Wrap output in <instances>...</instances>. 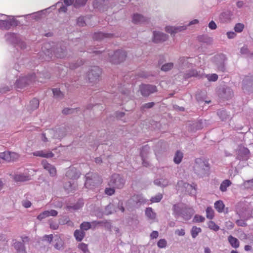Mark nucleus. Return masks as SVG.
Returning a JSON list of instances; mask_svg holds the SVG:
<instances>
[{
	"instance_id": "1",
	"label": "nucleus",
	"mask_w": 253,
	"mask_h": 253,
	"mask_svg": "<svg viewBox=\"0 0 253 253\" xmlns=\"http://www.w3.org/2000/svg\"><path fill=\"white\" fill-rule=\"evenodd\" d=\"M107 60L110 63L117 64L123 62L126 56V53L122 50H118L115 51H107L103 53Z\"/></svg>"
},
{
	"instance_id": "2",
	"label": "nucleus",
	"mask_w": 253,
	"mask_h": 253,
	"mask_svg": "<svg viewBox=\"0 0 253 253\" xmlns=\"http://www.w3.org/2000/svg\"><path fill=\"white\" fill-rule=\"evenodd\" d=\"M173 214L176 217L181 216L185 220H188L191 217V210L184 204L179 203L174 205L172 208Z\"/></svg>"
},
{
	"instance_id": "3",
	"label": "nucleus",
	"mask_w": 253,
	"mask_h": 253,
	"mask_svg": "<svg viewBox=\"0 0 253 253\" xmlns=\"http://www.w3.org/2000/svg\"><path fill=\"white\" fill-rule=\"evenodd\" d=\"M18 24V21L13 17L0 14V29L8 30L12 27H15Z\"/></svg>"
},
{
	"instance_id": "4",
	"label": "nucleus",
	"mask_w": 253,
	"mask_h": 253,
	"mask_svg": "<svg viewBox=\"0 0 253 253\" xmlns=\"http://www.w3.org/2000/svg\"><path fill=\"white\" fill-rule=\"evenodd\" d=\"M196 60L192 57H180L177 60L175 66L180 71L190 69L195 65Z\"/></svg>"
},
{
	"instance_id": "5",
	"label": "nucleus",
	"mask_w": 253,
	"mask_h": 253,
	"mask_svg": "<svg viewBox=\"0 0 253 253\" xmlns=\"http://www.w3.org/2000/svg\"><path fill=\"white\" fill-rule=\"evenodd\" d=\"M195 172L200 176L207 174L209 170V166L207 162L203 161L201 159H197L194 165Z\"/></svg>"
},
{
	"instance_id": "6",
	"label": "nucleus",
	"mask_w": 253,
	"mask_h": 253,
	"mask_svg": "<svg viewBox=\"0 0 253 253\" xmlns=\"http://www.w3.org/2000/svg\"><path fill=\"white\" fill-rule=\"evenodd\" d=\"M204 76H205L210 81L214 82L218 79V76L215 74L205 75L203 73V71H199L198 72L195 70H189L188 72L186 73L184 75L185 78L186 79L191 77L202 78Z\"/></svg>"
},
{
	"instance_id": "7",
	"label": "nucleus",
	"mask_w": 253,
	"mask_h": 253,
	"mask_svg": "<svg viewBox=\"0 0 253 253\" xmlns=\"http://www.w3.org/2000/svg\"><path fill=\"white\" fill-rule=\"evenodd\" d=\"M5 40L15 46L19 47L21 49H25L26 47L25 42L22 41L19 36L13 33H7L5 35Z\"/></svg>"
},
{
	"instance_id": "8",
	"label": "nucleus",
	"mask_w": 253,
	"mask_h": 253,
	"mask_svg": "<svg viewBox=\"0 0 253 253\" xmlns=\"http://www.w3.org/2000/svg\"><path fill=\"white\" fill-rule=\"evenodd\" d=\"M86 180L84 186L86 188L92 189L96 185L101 182L99 177L95 174L89 172L85 175Z\"/></svg>"
},
{
	"instance_id": "9",
	"label": "nucleus",
	"mask_w": 253,
	"mask_h": 253,
	"mask_svg": "<svg viewBox=\"0 0 253 253\" xmlns=\"http://www.w3.org/2000/svg\"><path fill=\"white\" fill-rule=\"evenodd\" d=\"M199 23V20L197 19H194L188 23L187 26H168L165 28V31L171 35H174L178 32L184 31L186 29L187 26H191L192 25L197 24Z\"/></svg>"
},
{
	"instance_id": "10",
	"label": "nucleus",
	"mask_w": 253,
	"mask_h": 253,
	"mask_svg": "<svg viewBox=\"0 0 253 253\" xmlns=\"http://www.w3.org/2000/svg\"><path fill=\"white\" fill-rule=\"evenodd\" d=\"M36 78V75L33 73L27 77H22L18 80H17L15 84V87L18 88L22 89L27 85L30 84L34 82Z\"/></svg>"
},
{
	"instance_id": "11",
	"label": "nucleus",
	"mask_w": 253,
	"mask_h": 253,
	"mask_svg": "<svg viewBox=\"0 0 253 253\" xmlns=\"http://www.w3.org/2000/svg\"><path fill=\"white\" fill-rule=\"evenodd\" d=\"M176 188L177 190L182 192H185L189 195H194L196 193L195 186L183 181H179L177 182Z\"/></svg>"
},
{
	"instance_id": "12",
	"label": "nucleus",
	"mask_w": 253,
	"mask_h": 253,
	"mask_svg": "<svg viewBox=\"0 0 253 253\" xmlns=\"http://www.w3.org/2000/svg\"><path fill=\"white\" fill-rule=\"evenodd\" d=\"M125 181L118 174H113L108 182L110 186L117 188H121L123 187Z\"/></svg>"
},
{
	"instance_id": "13",
	"label": "nucleus",
	"mask_w": 253,
	"mask_h": 253,
	"mask_svg": "<svg viewBox=\"0 0 253 253\" xmlns=\"http://www.w3.org/2000/svg\"><path fill=\"white\" fill-rule=\"evenodd\" d=\"M147 200L144 198L141 194L134 195L128 202V204L132 207L137 208L141 204L146 203Z\"/></svg>"
},
{
	"instance_id": "14",
	"label": "nucleus",
	"mask_w": 253,
	"mask_h": 253,
	"mask_svg": "<svg viewBox=\"0 0 253 253\" xmlns=\"http://www.w3.org/2000/svg\"><path fill=\"white\" fill-rule=\"evenodd\" d=\"M101 74V70L98 66L91 67L89 69L87 77L90 82H94L97 81Z\"/></svg>"
},
{
	"instance_id": "15",
	"label": "nucleus",
	"mask_w": 253,
	"mask_h": 253,
	"mask_svg": "<svg viewBox=\"0 0 253 253\" xmlns=\"http://www.w3.org/2000/svg\"><path fill=\"white\" fill-rule=\"evenodd\" d=\"M140 91L142 95L148 96L150 94L157 91L156 86L150 84H142L140 86Z\"/></svg>"
},
{
	"instance_id": "16",
	"label": "nucleus",
	"mask_w": 253,
	"mask_h": 253,
	"mask_svg": "<svg viewBox=\"0 0 253 253\" xmlns=\"http://www.w3.org/2000/svg\"><path fill=\"white\" fill-rule=\"evenodd\" d=\"M168 38V35L163 32L157 31L153 32V40L154 42L159 43L166 41Z\"/></svg>"
},
{
	"instance_id": "17",
	"label": "nucleus",
	"mask_w": 253,
	"mask_h": 253,
	"mask_svg": "<svg viewBox=\"0 0 253 253\" xmlns=\"http://www.w3.org/2000/svg\"><path fill=\"white\" fill-rule=\"evenodd\" d=\"M132 21L135 24H141L147 23L149 21V18L139 13H135L132 18Z\"/></svg>"
},
{
	"instance_id": "18",
	"label": "nucleus",
	"mask_w": 253,
	"mask_h": 253,
	"mask_svg": "<svg viewBox=\"0 0 253 253\" xmlns=\"http://www.w3.org/2000/svg\"><path fill=\"white\" fill-rule=\"evenodd\" d=\"M150 150L149 147L145 145L142 148L140 152V156L142 161L143 166L147 167L149 166V163L147 160V156Z\"/></svg>"
},
{
	"instance_id": "19",
	"label": "nucleus",
	"mask_w": 253,
	"mask_h": 253,
	"mask_svg": "<svg viewBox=\"0 0 253 253\" xmlns=\"http://www.w3.org/2000/svg\"><path fill=\"white\" fill-rule=\"evenodd\" d=\"M103 221H93L91 222H83L80 225L81 229L82 231H86L91 228L92 227L94 228L97 225L102 224Z\"/></svg>"
},
{
	"instance_id": "20",
	"label": "nucleus",
	"mask_w": 253,
	"mask_h": 253,
	"mask_svg": "<svg viewBox=\"0 0 253 253\" xmlns=\"http://www.w3.org/2000/svg\"><path fill=\"white\" fill-rule=\"evenodd\" d=\"M42 164L44 169L49 172L50 176H54L56 175V169L54 166L48 163L46 160H43Z\"/></svg>"
},
{
	"instance_id": "21",
	"label": "nucleus",
	"mask_w": 253,
	"mask_h": 253,
	"mask_svg": "<svg viewBox=\"0 0 253 253\" xmlns=\"http://www.w3.org/2000/svg\"><path fill=\"white\" fill-rule=\"evenodd\" d=\"M53 243V246L56 249L61 250L64 249V242L60 236H54Z\"/></svg>"
},
{
	"instance_id": "22",
	"label": "nucleus",
	"mask_w": 253,
	"mask_h": 253,
	"mask_svg": "<svg viewBox=\"0 0 253 253\" xmlns=\"http://www.w3.org/2000/svg\"><path fill=\"white\" fill-rule=\"evenodd\" d=\"M34 156L37 157H41L43 158H50L54 156L53 153L51 151H47L45 150L37 151L33 153Z\"/></svg>"
},
{
	"instance_id": "23",
	"label": "nucleus",
	"mask_w": 253,
	"mask_h": 253,
	"mask_svg": "<svg viewBox=\"0 0 253 253\" xmlns=\"http://www.w3.org/2000/svg\"><path fill=\"white\" fill-rule=\"evenodd\" d=\"M253 87V78L247 77L243 80V89L250 91Z\"/></svg>"
},
{
	"instance_id": "24",
	"label": "nucleus",
	"mask_w": 253,
	"mask_h": 253,
	"mask_svg": "<svg viewBox=\"0 0 253 253\" xmlns=\"http://www.w3.org/2000/svg\"><path fill=\"white\" fill-rule=\"evenodd\" d=\"M66 176L70 179H74L78 178L80 174L75 168H72L67 171Z\"/></svg>"
},
{
	"instance_id": "25",
	"label": "nucleus",
	"mask_w": 253,
	"mask_h": 253,
	"mask_svg": "<svg viewBox=\"0 0 253 253\" xmlns=\"http://www.w3.org/2000/svg\"><path fill=\"white\" fill-rule=\"evenodd\" d=\"M214 58L219 60L216 63L218 66V70L223 71L224 70V62L225 59V55L223 54L218 55L215 56Z\"/></svg>"
},
{
	"instance_id": "26",
	"label": "nucleus",
	"mask_w": 253,
	"mask_h": 253,
	"mask_svg": "<svg viewBox=\"0 0 253 253\" xmlns=\"http://www.w3.org/2000/svg\"><path fill=\"white\" fill-rule=\"evenodd\" d=\"M154 183L158 186L165 187L169 185L170 183L169 180L167 178H157L154 180Z\"/></svg>"
},
{
	"instance_id": "27",
	"label": "nucleus",
	"mask_w": 253,
	"mask_h": 253,
	"mask_svg": "<svg viewBox=\"0 0 253 253\" xmlns=\"http://www.w3.org/2000/svg\"><path fill=\"white\" fill-rule=\"evenodd\" d=\"M61 135L59 134L58 129H49L47 131V133L51 134V137L53 138L60 139L65 136V132L62 130Z\"/></svg>"
},
{
	"instance_id": "28",
	"label": "nucleus",
	"mask_w": 253,
	"mask_h": 253,
	"mask_svg": "<svg viewBox=\"0 0 253 253\" xmlns=\"http://www.w3.org/2000/svg\"><path fill=\"white\" fill-rule=\"evenodd\" d=\"M13 247L18 253H26L23 241L15 242L13 244Z\"/></svg>"
},
{
	"instance_id": "29",
	"label": "nucleus",
	"mask_w": 253,
	"mask_h": 253,
	"mask_svg": "<svg viewBox=\"0 0 253 253\" xmlns=\"http://www.w3.org/2000/svg\"><path fill=\"white\" fill-rule=\"evenodd\" d=\"M145 214L147 218L152 221H154L156 217V213L153 211L152 208H147L145 211Z\"/></svg>"
},
{
	"instance_id": "30",
	"label": "nucleus",
	"mask_w": 253,
	"mask_h": 253,
	"mask_svg": "<svg viewBox=\"0 0 253 253\" xmlns=\"http://www.w3.org/2000/svg\"><path fill=\"white\" fill-rule=\"evenodd\" d=\"M14 179L17 182L26 181L30 179V175L24 173L17 174L14 175Z\"/></svg>"
},
{
	"instance_id": "31",
	"label": "nucleus",
	"mask_w": 253,
	"mask_h": 253,
	"mask_svg": "<svg viewBox=\"0 0 253 253\" xmlns=\"http://www.w3.org/2000/svg\"><path fill=\"white\" fill-rule=\"evenodd\" d=\"M249 150L247 148L241 147L239 150L238 155L241 159L245 160L248 158Z\"/></svg>"
},
{
	"instance_id": "32",
	"label": "nucleus",
	"mask_w": 253,
	"mask_h": 253,
	"mask_svg": "<svg viewBox=\"0 0 253 253\" xmlns=\"http://www.w3.org/2000/svg\"><path fill=\"white\" fill-rule=\"evenodd\" d=\"M231 12L229 11L222 12L219 16V19L222 23H225L229 21L231 17Z\"/></svg>"
},
{
	"instance_id": "33",
	"label": "nucleus",
	"mask_w": 253,
	"mask_h": 253,
	"mask_svg": "<svg viewBox=\"0 0 253 253\" xmlns=\"http://www.w3.org/2000/svg\"><path fill=\"white\" fill-rule=\"evenodd\" d=\"M76 187L77 184L74 181H68L64 185V188L68 192L73 191L76 189Z\"/></svg>"
},
{
	"instance_id": "34",
	"label": "nucleus",
	"mask_w": 253,
	"mask_h": 253,
	"mask_svg": "<svg viewBox=\"0 0 253 253\" xmlns=\"http://www.w3.org/2000/svg\"><path fill=\"white\" fill-rule=\"evenodd\" d=\"M228 241L230 245L234 248L237 249L240 246V243L238 239L230 235L228 237Z\"/></svg>"
},
{
	"instance_id": "35",
	"label": "nucleus",
	"mask_w": 253,
	"mask_h": 253,
	"mask_svg": "<svg viewBox=\"0 0 253 253\" xmlns=\"http://www.w3.org/2000/svg\"><path fill=\"white\" fill-rule=\"evenodd\" d=\"M112 34H105L102 32H98L94 33L93 35V39L95 40H101L105 38L111 37Z\"/></svg>"
},
{
	"instance_id": "36",
	"label": "nucleus",
	"mask_w": 253,
	"mask_h": 253,
	"mask_svg": "<svg viewBox=\"0 0 253 253\" xmlns=\"http://www.w3.org/2000/svg\"><path fill=\"white\" fill-rule=\"evenodd\" d=\"M54 54L57 58H63L66 55L65 49L63 47L57 48L56 50L54 52Z\"/></svg>"
},
{
	"instance_id": "37",
	"label": "nucleus",
	"mask_w": 253,
	"mask_h": 253,
	"mask_svg": "<svg viewBox=\"0 0 253 253\" xmlns=\"http://www.w3.org/2000/svg\"><path fill=\"white\" fill-rule=\"evenodd\" d=\"M84 205L83 200H79L75 205L73 206L67 205L66 208L68 210L72 209L73 210H78L81 209Z\"/></svg>"
},
{
	"instance_id": "38",
	"label": "nucleus",
	"mask_w": 253,
	"mask_h": 253,
	"mask_svg": "<svg viewBox=\"0 0 253 253\" xmlns=\"http://www.w3.org/2000/svg\"><path fill=\"white\" fill-rule=\"evenodd\" d=\"M85 236V232L82 230H76L74 232V236L78 241H81Z\"/></svg>"
},
{
	"instance_id": "39",
	"label": "nucleus",
	"mask_w": 253,
	"mask_h": 253,
	"mask_svg": "<svg viewBox=\"0 0 253 253\" xmlns=\"http://www.w3.org/2000/svg\"><path fill=\"white\" fill-rule=\"evenodd\" d=\"M107 0H95L93 5L94 8L101 9L107 3Z\"/></svg>"
},
{
	"instance_id": "40",
	"label": "nucleus",
	"mask_w": 253,
	"mask_h": 253,
	"mask_svg": "<svg viewBox=\"0 0 253 253\" xmlns=\"http://www.w3.org/2000/svg\"><path fill=\"white\" fill-rule=\"evenodd\" d=\"M224 207L223 202L221 200L217 201L214 203V208L218 212H222Z\"/></svg>"
},
{
	"instance_id": "41",
	"label": "nucleus",
	"mask_w": 253,
	"mask_h": 253,
	"mask_svg": "<svg viewBox=\"0 0 253 253\" xmlns=\"http://www.w3.org/2000/svg\"><path fill=\"white\" fill-rule=\"evenodd\" d=\"M231 183V182L228 179L223 180L220 184V190L222 192L226 191L227 188L230 186Z\"/></svg>"
},
{
	"instance_id": "42",
	"label": "nucleus",
	"mask_w": 253,
	"mask_h": 253,
	"mask_svg": "<svg viewBox=\"0 0 253 253\" xmlns=\"http://www.w3.org/2000/svg\"><path fill=\"white\" fill-rule=\"evenodd\" d=\"M183 157V153L179 151H177L175 153L174 158H173V161H174V163L177 164H179L181 162Z\"/></svg>"
},
{
	"instance_id": "43",
	"label": "nucleus",
	"mask_w": 253,
	"mask_h": 253,
	"mask_svg": "<svg viewBox=\"0 0 253 253\" xmlns=\"http://www.w3.org/2000/svg\"><path fill=\"white\" fill-rule=\"evenodd\" d=\"M242 186L245 189L253 190V178L251 180L244 181Z\"/></svg>"
},
{
	"instance_id": "44",
	"label": "nucleus",
	"mask_w": 253,
	"mask_h": 253,
	"mask_svg": "<svg viewBox=\"0 0 253 253\" xmlns=\"http://www.w3.org/2000/svg\"><path fill=\"white\" fill-rule=\"evenodd\" d=\"M0 159H2L8 162L11 161L10 152L6 151L3 153H0Z\"/></svg>"
},
{
	"instance_id": "45",
	"label": "nucleus",
	"mask_w": 253,
	"mask_h": 253,
	"mask_svg": "<svg viewBox=\"0 0 253 253\" xmlns=\"http://www.w3.org/2000/svg\"><path fill=\"white\" fill-rule=\"evenodd\" d=\"M52 92L54 97L57 99H60L63 97V93L58 88H53Z\"/></svg>"
},
{
	"instance_id": "46",
	"label": "nucleus",
	"mask_w": 253,
	"mask_h": 253,
	"mask_svg": "<svg viewBox=\"0 0 253 253\" xmlns=\"http://www.w3.org/2000/svg\"><path fill=\"white\" fill-rule=\"evenodd\" d=\"M202 231V229L200 227H197L196 226H193L191 229V233L192 238H195L199 233H200Z\"/></svg>"
},
{
	"instance_id": "47",
	"label": "nucleus",
	"mask_w": 253,
	"mask_h": 253,
	"mask_svg": "<svg viewBox=\"0 0 253 253\" xmlns=\"http://www.w3.org/2000/svg\"><path fill=\"white\" fill-rule=\"evenodd\" d=\"M46 10V9H44V10H41V11H38V12H34V13H33L32 14H28V15H25V16H32V18H33L37 20V19H39L41 18L42 13Z\"/></svg>"
},
{
	"instance_id": "48",
	"label": "nucleus",
	"mask_w": 253,
	"mask_h": 253,
	"mask_svg": "<svg viewBox=\"0 0 253 253\" xmlns=\"http://www.w3.org/2000/svg\"><path fill=\"white\" fill-rule=\"evenodd\" d=\"M114 211V206L113 204H109L107 206L104 211V213L106 215L112 214Z\"/></svg>"
},
{
	"instance_id": "49",
	"label": "nucleus",
	"mask_w": 253,
	"mask_h": 253,
	"mask_svg": "<svg viewBox=\"0 0 253 253\" xmlns=\"http://www.w3.org/2000/svg\"><path fill=\"white\" fill-rule=\"evenodd\" d=\"M39 105V100L36 98L32 100L30 102V110H34L37 109Z\"/></svg>"
},
{
	"instance_id": "50",
	"label": "nucleus",
	"mask_w": 253,
	"mask_h": 253,
	"mask_svg": "<svg viewBox=\"0 0 253 253\" xmlns=\"http://www.w3.org/2000/svg\"><path fill=\"white\" fill-rule=\"evenodd\" d=\"M208 227L214 231H217L219 229V227L216 225L215 222L213 221H210L208 223Z\"/></svg>"
},
{
	"instance_id": "51",
	"label": "nucleus",
	"mask_w": 253,
	"mask_h": 253,
	"mask_svg": "<svg viewBox=\"0 0 253 253\" xmlns=\"http://www.w3.org/2000/svg\"><path fill=\"white\" fill-rule=\"evenodd\" d=\"M232 90L229 87H226L223 91V97L228 99L232 96Z\"/></svg>"
},
{
	"instance_id": "52",
	"label": "nucleus",
	"mask_w": 253,
	"mask_h": 253,
	"mask_svg": "<svg viewBox=\"0 0 253 253\" xmlns=\"http://www.w3.org/2000/svg\"><path fill=\"white\" fill-rule=\"evenodd\" d=\"M207 218L212 219L214 217V211L211 207H208L206 209Z\"/></svg>"
},
{
	"instance_id": "53",
	"label": "nucleus",
	"mask_w": 253,
	"mask_h": 253,
	"mask_svg": "<svg viewBox=\"0 0 253 253\" xmlns=\"http://www.w3.org/2000/svg\"><path fill=\"white\" fill-rule=\"evenodd\" d=\"M116 118L118 120H120L123 121L124 122H125V120L126 119V115L125 112H117Z\"/></svg>"
},
{
	"instance_id": "54",
	"label": "nucleus",
	"mask_w": 253,
	"mask_h": 253,
	"mask_svg": "<svg viewBox=\"0 0 253 253\" xmlns=\"http://www.w3.org/2000/svg\"><path fill=\"white\" fill-rule=\"evenodd\" d=\"M173 67V64L172 63H167L161 67V70L163 71L167 72L169 71Z\"/></svg>"
},
{
	"instance_id": "55",
	"label": "nucleus",
	"mask_w": 253,
	"mask_h": 253,
	"mask_svg": "<svg viewBox=\"0 0 253 253\" xmlns=\"http://www.w3.org/2000/svg\"><path fill=\"white\" fill-rule=\"evenodd\" d=\"M217 115L219 118L223 121L226 120L229 116L225 110H219L217 112Z\"/></svg>"
},
{
	"instance_id": "56",
	"label": "nucleus",
	"mask_w": 253,
	"mask_h": 253,
	"mask_svg": "<svg viewBox=\"0 0 253 253\" xmlns=\"http://www.w3.org/2000/svg\"><path fill=\"white\" fill-rule=\"evenodd\" d=\"M163 198V195L161 193H158L154 197H152L150 201L151 203H158Z\"/></svg>"
},
{
	"instance_id": "57",
	"label": "nucleus",
	"mask_w": 253,
	"mask_h": 253,
	"mask_svg": "<svg viewBox=\"0 0 253 253\" xmlns=\"http://www.w3.org/2000/svg\"><path fill=\"white\" fill-rule=\"evenodd\" d=\"M54 238L52 234L50 235H45L42 238V240L44 241H46L48 243L50 244L53 240H54Z\"/></svg>"
},
{
	"instance_id": "58",
	"label": "nucleus",
	"mask_w": 253,
	"mask_h": 253,
	"mask_svg": "<svg viewBox=\"0 0 253 253\" xmlns=\"http://www.w3.org/2000/svg\"><path fill=\"white\" fill-rule=\"evenodd\" d=\"M78 248L83 251L84 253H90L87 246L84 243H81L78 245Z\"/></svg>"
},
{
	"instance_id": "59",
	"label": "nucleus",
	"mask_w": 253,
	"mask_h": 253,
	"mask_svg": "<svg viewBox=\"0 0 253 253\" xmlns=\"http://www.w3.org/2000/svg\"><path fill=\"white\" fill-rule=\"evenodd\" d=\"M244 28V25L242 23H237L234 27V30L236 32L241 33Z\"/></svg>"
},
{
	"instance_id": "60",
	"label": "nucleus",
	"mask_w": 253,
	"mask_h": 253,
	"mask_svg": "<svg viewBox=\"0 0 253 253\" xmlns=\"http://www.w3.org/2000/svg\"><path fill=\"white\" fill-rule=\"evenodd\" d=\"M167 245V241L164 239H160L157 243V246L159 248H165Z\"/></svg>"
},
{
	"instance_id": "61",
	"label": "nucleus",
	"mask_w": 253,
	"mask_h": 253,
	"mask_svg": "<svg viewBox=\"0 0 253 253\" xmlns=\"http://www.w3.org/2000/svg\"><path fill=\"white\" fill-rule=\"evenodd\" d=\"M48 211H45L41 213L38 216L37 219L39 220H42V219L48 217Z\"/></svg>"
},
{
	"instance_id": "62",
	"label": "nucleus",
	"mask_w": 253,
	"mask_h": 253,
	"mask_svg": "<svg viewBox=\"0 0 253 253\" xmlns=\"http://www.w3.org/2000/svg\"><path fill=\"white\" fill-rule=\"evenodd\" d=\"M45 57L44 60L46 61H49L51 59L52 57V50L50 49H47V50L44 52Z\"/></svg>"
},
{
	"instance_id": "63",
	"label": "nucleus",
	"mask_w": 253,
	"mask_h": 253,
	"mask_svg": "<svg viewBox=\"0 0 253 253\" xmlns=\"http://www.w3.org/2000/svg\"><path fill=\"white\" fill-rule=\"evenodd\" d=\"M205 219L204 216L197 214L195 215L193 220L195 222H203L205 221Z\"/></svg>"
},
{
	"instance_id": "64",
	"label": "nucleus",
	"mask_w": 253,
	"mask_h": 253,
	"mask_svg": "<svg viewBox=\"0 0 253 253\" xmlns=\"http://www.w3.org/2000/svg\"><path fill=\"white\" fill-rule=\"evenodd\" d=\"M87 0H75L74 6L76 7L84 5Z\"/></svg>"
}]
</instances>
